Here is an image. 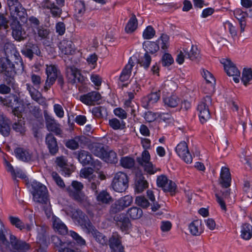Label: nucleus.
Segmentation results:
<instances>
[{
  "instance_id": "obj_1",
  "label": "nucleus",
  "mask_w": 252,
  "mask_h": 252,
  "mask_svg": "<svg viewBox=\"0 0 252 252\" xmlns=\"http://www.w3.org/2000/svg\"><path fill=\"white\" fill-rule=\"evenodd\" d=\"M4 57L0 58V73L3 75L8 86L13 88L15 84L14 76L17 73H22L24 65L22 59L14 60Z\"/></svg>"
},
{
  "instance_id": "obj_2",
  "label": "nucleus",
  "mask_w": 252,
  "mask_h": 252,
  "mask_svg": "<svg viewBox=\"0 0 252 252\" xmlns=\"http://www.w3.org/2000/svg\"><path fill=\"white\" fill-rule=\"evenodd\" d=\"M10 244L13 249L21 251L13 252H26V251L31 249L30 244L18 239L15 236L12 234L10 236L9 242L6 239L3 231L0 230V250L1 252H6L10 248Z\"/></svg>"
},
{
  "instance_id": "obj_3",
  "label": "nucleus",
  "mask_w": 252,
  "mask_h": 252,
  "mask_svg": "<svg viewBox=\"0 0 252 252\" xmlns=\"http://www.w3.org/2000/svg\"><path fill=\"white\" fill-rule=\"evenodd\" d=\"M31 193L34 201L41 203L47 204L48 198V190L45 186L36 181H33L31 184Z\"/></svg>"
},
{
  "instance_id": "obj_4",
  "label": "nucleus",
  "mask_w": 252,
  "mask_h": 252,
  "mask_svg": "<svg viewBox=\"0 0 252 252\" xmlns=\"http://www.w3.org/2000/svg\"><path fill=\"white\" fill-rule=\"evenodd\" d=\"M83 184L77 181H73L70 186L66 188L68 195L78 203L82 204L86 200V196L82 189Z\"/></svg>"
},
{
  "instance_id": "obj_5",
  "label": "nucleus",
  "mask_w": 252,
  "mask_h": 252,
  "mask_svg": "<svg viewBox=\"0 0 252 252\" xmlns=\"http://www.w3.org/2000/svg\"><path fill=\"white\" fill-rule=\"evenodd\" d=\"M6 1L10 16L15 17L16 16H19V20L22 22H26L28 19L27 10L21 2L19 0H6Z\"/></svg>"
},
{
  "instance_id": "obj_6",
  "label": "nucleus",
  "mask_w": 252,
  "mask_h": 252,
  "mask_svg": "<svg viewBox=\"0 0 252 252\" xmlns=\"http://www.w3.org/2000/svg\"><path fill=\"white\" fill-rule=\"evenodd\" d=\"M11 22L10 23V26L12 30V35L15 40L21 41L26 40L28 34L26 31L23 28L22 25L20 23L19 16H16L15 17L10 16Z\"/></svg>"
},
{
  "instance_id": "obj_7",
  "label": "nucleus",
  "mask_w": 252,
  "mask_h": 252,
  "mask_svg": "<svg viewBox=\"0 0 252 252\" xmlns=\"http://www.w3.org/2000/svg\"><path fill=\"white\" fill-rule=\"evenodd\" d=\"M129 178L126 174L123 172L117 173L113 179L112 187L118 192H123L128 187Z\"/></svg>"
},
{
  "instance_id": "obj_8",
  "label": "nucleus",
  "mask_w": 252,
  "mask_h": 252,
  "mask_svg": "<svg viewBox=\"0 0 252 252\" xmlns=\"http://www.w3.org/2000/svg\"><path fill=\"white\" fill-rule=\"evenodd\" d=\"M212 100L211 96L209 95H207L203 98L197 106L199 120L202 124L206 123L210 118L211 114L209 106L211 105Z\"/></svg>"
},
{
  "instance_id": "obj_9",
  "label": "nucleus",
  "mask_w": 252,
  "mask_h": 252,
  "mask_svg": "<svg viewBox=\"0 0 252 252\" xmlns=\"http://www.w3.org/2000/svg\"><path fill=\"white\" fill-rule=\"evenodd\" d=\"M77 158L83 166L90 165L95 170H99L101 167V162L98 159L94 160L92 154L88 151H78Z\"/></svg>"
},
{
  "instance_id": "obj_10",
  "label": "nucleus",
  "mask_w": 252,
  "mask_h": 252,
  "mask_svg": "<svg viewBox=\"0 0 252 252\" xmlns=\"http://www.w3.org/2000/svg\"><path fill=\"white\" fill-rule=\"evenodd\" d=\"M61 73H62L57 65H46V74L47 79L44 86L45 92H47L55 84L57 78Z\"/></svg>"
},
{
  "instance_id": "obj_11",
  "label": "nucleus",
  "mask_w": 252,
  "mask_h": 252,
  "mask_svg": "<svg viewBox=\"0 0 252 252\" xmlns=\"http://www.w3.org/2000/svg\"><path fill=\"white\" fill-rule=\"evenodd\" d=\"M0 102L12 108V115H20L22 112L19 110L21 99L19 94H10L4 98L2 97L1 101H0Z\"/></svg>"
},
{
  "instance_id": "obj_12",
  "label": "nucleus",
  "mask_w": 252,
  "mask_h": 252,
  "mask_svg": "<svg viewBox=\"0 0 252 252\" xmlns=\"http://www.w3.org/2000/svg\"><path fill=\"white\" fill-rule=\"evenodd\" d=\"M72 218L82 228L86 229L88 231L90 229H93V225L89 217L80 209H76L72 212Z\"/></svg>"
},
{
  "instance_id": "obj_13",
  "label": "nucleus",
  "mask_w": 252,
  "mask_h": 252,
  "mask_svg": "<svg viewBox=\"0 0 252 252\" xmlns=\"http://www.w3.org/2000/svg\"><path fill=\"white\" fill-rule=\"evenodd\" d=\"M65 71L68 83L74 85L77 82H84V76L82 75L80 70L74 65L66 66Z\"/></svg>"
},
{
  "instance_id": "obj_14",
  "label": "nucleus",
  "mask_w": 252,
  "mask_h": 252,
  "mask_svg": "<svg viewBox=\"0 0 252 252\" xmlns=\"http://www.w3.org/2000/svg\"><path fill=\"white\" fill-rule=\"evenodd\" d=\"M151 156L147 150H144L141 156L136 158L138 164L144 167L145 172L150 175L154 174L157 172V169L154 166L153 163L150 161Z\"/></svg>"
},
{
  "instance_id": "obj_15",
  "label": "nucleus",
  "mask_w": 252,
  "mask_h": 252,
  "mask_svg": "<svg viewBox=\"0 0 252 252\" xmlns=\"http://www.w3.org/2000/svg\"><path fill=\"white\" fill-rule=\"evenodd\" d=\"M21 53L31 60L33 59L34 54L39 57L42 56L39 45L33 41L27 42L21 50Z\"/></svg>"
},
{
  "instance_id": "obj_16",
  "label": "nucleus",
  "mask_w": 252,
  "mask_h": 252,
  "mask_svg": "<svg viewBox=\"0 0 252 252\" xmlns=\"http://www.w3.org/2000/svg\"><path fill=\"white\" fill-rule=\"evenodd\" d=\"M220 63L223 64L224 70L227 75L233 76V81L238 83L239 82L240 71L236 65L230 60L228 59H222Z\"/></svg>"
},
{
  "instance_id": "obj_17",
  "label": "nucleus",
  "mask_w": 252,
  "mask_h": 252,
  "mask_svg": "<svg viewBox=\"0 0 252 252\" xmlns=\"http://www.w3.org/2000/svg\"><path fill=\"white\" fill-rule=\"evenodd\" d=\"M30 223H25L18 217L10 216L8 217L11 224L21 231L26 230L30 231L33 226L34 219L32 215L29 217Z\"/></svg>"
},
{
  "instance_id": "obj_18",
  "label": "nucleus",
  "mask_w": 252,
  "mask_h": 252,
  "mask_svg": "<svg viewBox=\"0 0 252 252\" xmlns=\"http://www.w3.org/2000/svg\"><path fill=\"white\" fill-rule=\"evenodd\" d=\"M116 225L123 232H127L132 224L126 214L121 213L114 217Z\"/></svg>"
},
{
  "instance_id": "obj_19",
  "label": "nucleus",
  "mask_w": 252,
  "mask_h": 252,
  "mask_svg": "<svg viewBox=\"0 0 252 252\" xmlns=\"http://www.w3.org/2000/svg\"><path fill=\"white\" fill-rule=\"evenodd\" d=\"M177 155L187 163H190L192 161V156L189 150L187 143L182 141L176 147Z\"/></svg>"
},
{
  "instance_id": "obj_20",
  "label": "nucleus",
  "mask_w": 252,
  "mask_h": 252,
  "mask_svg": "<svg viewBox=\"0 0 252 252\" xmlns=\"http://www.w3.org/2000/svg\"><path fill=\"white\" fill-rule=\"evenodd\" d=\"M41 7L43 9L50 10L52 17L59 18L61 16L63 11L54 1L51 0H43L40 3Z\"/></svg>"
},
{
  "instance_id": "obj_21",
  "label": "nucleus",
  "mask_w": 252,
  "mask_h": 252,
  "mask_svg": "<svg viewBox=\"0 0 252 252\" xmlns=\"http://www.w3.org/2000/svg\"><path fill=\"white\" fill-rule=\"evenodd\" d=\"M201 74L206 82L203 92L205 94H211L214 91V85L215 84L216 80L211 73L204 69H203Z\"/></svg>"
},
{
  "instance_id": "obj_22",
  "label": "nucleus",
  "mask_w": 252,
  "mask_h": 252,
  "mask_svg": "<svg viewBox=\"0 0 252 252\" xmlns=\"http://www.w3.org/2000/svg\"><path fill=\"white\" fill-rule=\"evenodd\" d=\"M121 237L118 232H113L109 240V245L113 252H124L122 246Z\"/></svg>"
},
{
  "instance_id": "obj_23",
  "label": "nucleus",
  "mask_w": 252,
  "mask_h": 252,
  "mask_svg": "<svg viewBox=\"0 0 252 252\" xmlns=\"http://www.w3.org/2000/svg\"><path fill=\"white\" fill-rule=\"evenodd\" d=\"M12 117L13 130L21 134H24L26 131V126L25 119L22 117V113L21 112L20 115H12Z\"/></svg>"
},
{
  "instance_id": "obj_24",
  "label": "nucleus",
  "mask_w": 252,
  "mask_h": 252,
  "mask_svg": "<svg viewBox=\"0 0 252 252\" xmlns=\"http://www.w3.org/2000/svg\"><path fill=\"white\" fill-rule=\"evenodd\" d=\"M45 142L50 155L55 156L59 152V147L54 135L51 133H48L46 135Z\"/></svg>"
},
{
  "instance_id": "obj_25",
  "label": "nucleus",
  "mask_w": 252,
  "mask_h": 252,
  "mask_svg": "<svg viewBox=\"0 0 252 252\" xmlns=\"http://www.w3.org/2000/svg\"><path fill=\"white\" fill-rule=\"evenodd\" d=\"M233 14L238 21L240 32L242 33L245 31L247 25L246 18L250 17V13L249 11H244L240 8H237L234 11Z\"/></svg>"
},
{
  "instance_id": "obj_26",
  "label": "nucleus",
  "mask_w": 252,
  "mask_h": 252,
  "mask_svg": "<svg viewBox=\"0 0 252 252\" xmlns=\"http://www.w3.org/2000/svg\"><path fill=\"white\" fill-rule=\"evenodd\" d=\"M3 50L6 57L12 60H18V59H21L19 53L17 51L15 46L12 43L6 42L5 43Z\"/></svg>"
},
{
  "instance_id": "obj_27",
  "label": "nucleus",
  "mask_w": 252,
  "mask_h": 252,
  "mask_svg": "<svg viewBox=\"0 0 252 252\" xmlns=\"http://www.w3.org/2000/svg\"><path fill=\"white\" fill-rule=\"evenodd\" d=\"M101 95L99 93L96 91H92L87 94L81 95L80 100L86 105H91L98 101L101 99Z\"/></svg>"
},
{
  "instance_id": "obj_28",
  "label": "nucleus",
  "mask_w": 252,
  "mask_h": 252,
  "mask_svg": "<svg viewBox=\"0 0 252 252\" xmlns=\"http://www.w3.org/2000/svg\"><path fill=\"white\" fill-rule=\"evenodd\" d=\"M160 97V91L151 92L141 99L142 106L145 108L148 109L151 104L156 103Z\"/></svg>"
},
{
  "instance_id": "obj_29",
  "label": "nucleus",
  "mask_w": 252,
  "mask_h": 252,
  "mask_svg": "<svg viewBox=\"0 0 252 252\" xmlns=\"http://www.w3.org/2000/svg\"><path fill=\"white\" fill-rule=\"evenodd\" d=\"M231 174L229 169L226 167H222L221 169L219 183L223 188H228L231 185Z\"/></svg>"
},
{
  "instance_id": "obj_30",
  "label": "nucleus",
  "mask_w": 252,
  "mask_h": 252,
  "mask_svg": "<svg viewBox=\"0 0 252 252\" xmlns=\"http://www.w3.org/2000/svg\"><path fill=\"white\" fill-rule=\"evenodd\" d=\"M91 152L95 156L102 158L108 147L100 143H93L89 146Z\"/></svg>"
},
{
  "instance_id": "obj_31",
  "label": "nucleus",
  "mask_w": 252,
  "mask_h": 252,
  "mask_svg": "<svg viewBox=\"0 0 252 252\" xmlns=\"http://www.w3.org/2000/svg\"><path fill=\"white\" fill-rule=\"evenodd\" d=\"M61 52L65 55H72L75 52L74 45L71 40L63 39L59 45Z\"/></svg>"
},
{
  "instance_id": "obj_32",
  "label": "nucleus",
  "mask_w": 252,
  "mask_h": 252,
  "mask_svg": "<svg viewBox=\"0 0 252 252\" xmlns=\"http://www.w3.org/2000/svg\"><path fill=\"white\" fill-rule=\"evenodd\" d=\"M14 153L17 158L25 162H28L31 160L32 155L28 150L23 148L17 147L14 150Z\"/></svg>"
},
{
  "instance_id": "obj_33",
  "label": "nucleus",
  "mask_w": 252,
  "mask_h": 252,
  "mask_svg": "<svg viewBox=\"0 0 252 252\" xmlns=\"http://www.w3.org/2000/svg\"><path fill=\"white\" fill-rule=\"evenodd\" d=\"M131 61L132 60L130 58L129 60L128 63L125 65L120 75L119 80L122 82H124L126 81H127L130 76L131 70L133 66H134L133 62L131 63Z\"/></svg>"
},
{
  "instance_id": "obj_34",
  "label": "nucleus",
  "mask_w": 252,
  "mask_h": 252,
  "mask_svg": "<svg viewBox=\"0 0 252 252\" xmlns=\"http://www.w3.org/2000/svg\"><path fill=\"white\" fill-rule=\"evenodd\" d=\"M95 195L96 199L99 204H108L113 201L110 193L105 190L98 192Z\"/></svg>"
},
{
  "instance_id": "obj_35",
  "label": "nucleus",
  "mask_w": 252,
  "mask_h": 252,
  "mask_svg": "<svg viewBox=\"0 0 252 252\" xmlns=\"http://www.w3.org/2000/svg\"><path fill=\"white\" fill-rule=\"evenodd\" d=\"M162 99L164 105L170 108L177 107L180 102V99L175 95L163 96Z\"/></svg>"
},
{
  "instance_id": "obj_36",
  "label": "nucleus",
  "mask_w": 252,
  "mask_h": 252,
  "mask_svg": "<svg viewBox=\"0 0 252 252\" xmlns=\"http://www.w3.org/2000/svg\"><path fill=\"white\" fill-rule=\"evenodd\" d=\"M143 46L146 53H147L148 54L149 53L154 54L159 49V43L157 41H145L143 44Z\"/></svg>"
},
{
  "instance_id": "obj_37",
  "label": "nucleus",
  "mask_w": 252,
  "mask_h": 252,
  "mask_svg": "<svg viewBox=\"0 0 252 252\" xmlns=\"http://www.w3.org/2000/svg\"><path fill=\"white\" fill-rule=\"evenodd\" d=\"M201 226V220H196L192 221L189 226L190 233L194 236H199L203 232Z\"/></svg>"
},
{
  "instance_id": "obj_38",
  "label": "nucleus",
  "mask_w": 252,
  "mask_h": 252,
  "mask_svg": "<svg viewBox=\"0 0 252 252\" xmlns=\"http://www.w3.org/2000/svg\"><path fill=\"white\" fill-rule=\"evenodd\" d=\"M183 51L186 53V56H188V58L190 60H198L199 57L200 52L196 46L192 45L190 49L188 48H183Z\"/></svg>"
},
{
  "instance_id": "obj_39",
  "label": "nucleus",
  "mask_w": 252,
  "mask_h": 252,
  "mask_svg": "<svg viewBox=\"0 0 252 252\" xmlns=\"http://www.w3.org/2000/svg\"><path fill=\"white\" fill-rule=\"evenodd\" d=\"M135 185V190L138 193L142 192L148 187V183L143 175H140L137 177Z\"/></svg>"
},
{
  "instance_id": "obj_40",
  "label": "nucleus",
  "mask_w": 252,
  "mask_h": 252,
  "mask_svg": "<svg viewBox=\"0 0 252 252\" xmlns=\"http://www.w3.org/2000/svg\"><path fill=\"white\" fill-rule=\"evenodd\" d=\"M241 237L245 240H249L252 237V225L248 223L243 224L241 227Z\"/></svg>"
},
{
  "instance_id": "obj_41",
  "label": "nucleus",
  "mask_w": 252,
  "mask_h": 252,
  "mask_svg": "<svg viewBox=\"0 0 252 252\" xmlns=\"http://www.w3.org/2000/svg\"><path fill=\"white\" fill-rule=\"evenodd\" d=\"M138 22L135 14H132L128 23L126 26L125 31L127 33H131L136 30Z\"/></svg>"
},
{
  "instance_id": "obj_42",
  "label": "nucleus",
  "mask_w": 252,
  "mask_h": 252,
  "mask_svg": "<svg viewBox=\"0 0 252 252\" xmlns=\"http://www.w3.org/2000/svg\"><path fill=\"white\" fill-rule=\"evenodd\" d=\"M53 227L56 231L61 235H65L68 232L67 226L59 219L54 220Z\"/></svg>"
},
{
  "instance_id": "obj_43",
  "label": "nucleus",
  "mask_w": 252,
  "mask_h": 252,
  "mask_svg": "<svg viewBox=\"0 0 252 252\" xmlns=\"http://www.w3.org/2000/svg\"><path fill=\"white\" fill-rule=\"evenodd\" d=\"M102 159L107 163H116L118 162L117 155L114 151L107 149L106 154H104Z\"/></svg>"
},
{
  "instance_id": "obj_44",
  "label": "nucleus",
  "mask_w": 252,
  "mask_h": 252,
  "mask_svg": "<svg viewBox=\"0 0 252 252\" xmlns=\"http://www.w3.org/2000/svg\"><path fill=\"white\" fill-rule=\"evenodd\" d=\"M89 233H92L94 237L95 238L97 242L102 245H106L107 239L106 237L101 233L97 231L93 226V229H90L88 231Z\"/></svg>"
},
{
  "instance_id": "obj_45",
  "label": "nucleus",
  "mask_w": 252,
  "mask_h": 252,
  "mask_svg": "<svg viewBox=\"0 0 252 252\" xmlns=\"http://www.w3.org/2000/svg\"><path fill=\"white\" fill-rule=\"evenodd\" d=\"M126 214L132 220H137L142 216L143 211L140 208L132 207L128 209Z\"/></svg>"
},
{
  "instance_id": "obj_46",
  "label": "nucleus",
  "mask_w": 252,
  "mask_h": 252,
  "mask_svg": "<svg viewBox=\"0 0 252 252\" xmlns=\"http://www.w3.org/2000/svg\"><path fill=\"white\" fill-rule=\"evenodd\" d=\"M27 107L29 110V113L36 120H40L42 119V114L41 110L38 106H35L29 104Z\"/></svg>"
},
{
  "instance_id": "obj_47",
  "label": "nucleus",
  "mask_w": 252,
  "mask_h": 252,
  "mask_svg": "<svg viewBox=\"0 0 252 252\" xmlns=\"http://www.w3.org/2000/svg\"><path fill=\"white\" fill-rule=\"evenodd\" d=\"M120 162V165L126 169H132L135 165L134 159L128 156L122 157Z\"/></svg>"
},
{
  "instance_id": "obj_48",
  "label": "nucleus",
  "mask_w": 252,
  "mask_h": 252,
  "mask_svg": "<svg viewBox=\"0 0 252 252\" xmlns=\"http://www.w3.org/2000/svg\"><path fill=\"white\" fill-rule=\"evenodd\" d=\"M252 80V69L244 68L242 72V82L245 86H247Z\"/></svg>"
},
{
  "instance_id": "obj_49",
  "label": "nucleus",
  "mask_w": 252,
  "mask_h": 252,
  "mask_svg": "<svg viewBox=\"0 0 252 252\" xmlns=\"http://www.w3.org/2000/svg\"><path fill=\"white\" fill-rule=\"evenodd\" d=\"M151 61V57L147 53H145L144 56L141 57L137 60V63L147 70L150 65Z\"/></svg>"
},
{
  "instance_id": "obj_50",
  "label": "nucleus",
  "mask_w": 252,
  "mask_h": 252,
  "mask_svg": "<svg viewBox=\"0 0 252 252\" xmlns=\"http://www.w3.org/2000/svg\"><path fill=\"white\" fill-rule=\"evenodd\" d=\"M74 7L78 16L82 17L86 10L85 3L83 0H76L74 2Z\"/></svg>"
},
{
  "instance_id": "obj_51",
  "label": "nucleus",
  "mask_w": 252,
  "mask_h": 252,
  "mask_svg": "<svg viewBox=\"0 0 252 252\" xmlns=\"http://www.w3.org/2000/svg\"><path fill=\"white\" fill-rule=\"evenodd\" d=\"M162 189L165 192H169L171 196H174L178 192L176 184L171 180Z\"/></svg>"
},
{
  "instance_id": "obj_52",
  "label": "nucleus",
  "mask_w": 252,
  "mask_h": 252,
  "mask_svg": "<svg viewBox=\"0 0 252 252\" xmlns=\"http://www.w3.org/2000/svg\"><path fill=\"white\" fill-rule=\"evenodd\" d=\"M0 132L4 136L9 134L10 126L4 118H0Z\"/></svg>"
},
{
  "instance_id": "obj_53",
  "label": "nucleus",
  "mask_w": 252,
  "mask_h": 252,
  "mask_svg": "<svg viewBox=\"0 0 252 252\" xmlns=\"http://www.w3.org/2000/svg\"><path fill=\"white\" fill-rule=\"evenodd\" d=\"M51 122L47 124V128L48 130L54 132L56 135H60L62 133V130L54 122L53 119L50 118Z\"/></svg>"
},
{
  "instance_id": "obj_54",
  "label": "nucleus",
  "mask_w": 252,
  "mask_h": 252,
  "mask_svg": "<svg viewBox=\"0 0 252 252\" xmlns=\"http://www.w3.org/2000/svg\"><path fill=\"white\" fill-rule=\"evenodd\" d=\"M92 113L97 118H102L107 114V110L103 106H97L93 108Z\"/></svg>"
},
{
  "instance_id": "obj_55",
  "label": "nucleus",
  "mask_w": 252,
  "mask_h": 252,
  "mask_svg": "<svg viewBox=\"0 0 252 252\" xmlns=\"http://www.w3.org/2000/svg\"><path fill=\"white\" fill-rule=\"evenodd\" d=\"M109 125L114 130L123 129L125 127V123L122 121V123L117 118L109 120Z\"/></svg>"
},
{
  "instance_id": "obj_56",
  "label": "nucleus",
  "mask_w": 252,
  "mask_h": 252,
  "mask_svg": "<svg viewBox=\"0 0 252 252\" xmlns=\"http://www.w3.org/2000/svg\"><path fill=\"white\" fill-rule=\"evenodd\" d=\"M163 66H169L174 63V59L169 53H164L160 60Z\"/></svg>"
},
{
  "instance_id": "obj_57",
  "label": "nucleus",
  "mask_w": 252,
  "mask_h": 252,
  "mask_svg": "<svg viewBox=\"0 0 252 252\" xmlns=\"http://www.w3.org/2000/svg\"><path fill=\"white\" fill-rule=\"evenodd\" d=\"M117 201L124 210L126 208L131 205L133 201V198L132 196L130 195H126L123 197H121Z\"/></svg>"
},
{
  "instance_id": "obj_58",
  "label": "nucleus",
  "mask_w": 252,
  "mask_h": 252,
  "mask_svg": "<svg viewBox=\"0 0 252 252\" xmlns=\"http://www.w3.org/2000/svg\"><path fill=\"white\" fill-rule=\"evenodd\" d=\"M135 203L143 209L147 208L150 205L148 199L144 196H137L135 198Z\"/></svg>"
},
{
  "instance_id": "obj_59",
  "label": "nucleus",
  "mask_w": 252,
  "mask_h": 252,
  "mask_svg": "<svg viewBox=\"0 0 252 252\" xmlns=\"http://www.w3.org/2000/svg\"><path fill=\"white\" fill-rule=\"evenodd\" d=\"M36 31L38 36L40 37L41 39L49 38V34L50 33V31L49 29L41 26Z\"/></svg>"
},
{
  "instance_id": "obj_60",
  "label": "nucleus",
  "mask_w": 252,
  "mask_h": 252,
  "mask_svg": "<svg viewBox=\"0 0 252 252\" xmlns=\"http://www.w3.org/2000/svg\"><path fill=\"white\" fill-rule=\"evenodd\" d=\"M156 32L152 26H148L144 31L143 37L145 39H150L152 38L155 35Z\"/></svg>"
},
{
  "instance_id": "obj_61",
  "label": "nucleus",
  "mask_w": 252,
  "mask_h": 252,
  "mask_svg": "<svg viewBox=\"0 0 252 252\" xmlns=\"http://www.w3.org/2000/svg\"><path fill=\"white\" fill-rule=\"evenodd\" d=\"M64 145L67 148L72 150L77 149L79 147L77 140L76 139V137L73 139L66 140L64 142Z\"/></svg>"
},
{
  "instance_id": "obj_62",
  "label": "nucleus",
  "mask_w": 252,
  "mask_h": 252,
  "mask_svg": "<svg viewBox=\"0 0 252 252\" xmlns=\"http://www.w3.org/2000/svg\"><path fill=\"white\" fill-rule=\"evenodd\" d=\"M29 21L31 27L32 28L34 33L36 34V32L34 31V29L37 30L41 26H40V22L39 20L35 17L32 16L29 17Z\"/></svg>"
},
{
  "instance_id": "obj_63",
  "label": "nucleus",
  "mask_w": 252,
  "mask_h": 252,
  "mask_svg": "<svg viewBox=\"0 0 252 252\" xmlns=\"http://www.w3.org/2000/svg\"><path fill=\"white\" fill-rule=\"evenodd\" d=\"M9 20L4 16L3 13H0V31L7 30L9 28Z\"/></svg>"
},
{
  "instance_id": "obj_64",
  "label": "nucleus",
  "mask_w": 252,
  "mask_h": 252,
  "mask_svg": "<svg viewBox=\"0 0 252 252\" xmlns=\"http://www.w3.org/2000/svg\"><path fill=\"white\" fill-rule=\"evenodd\" d=\"M170 180L168 179L165 175L159 176L157 180V185L163 189Z\"/></svg>"
}]
</instances>
